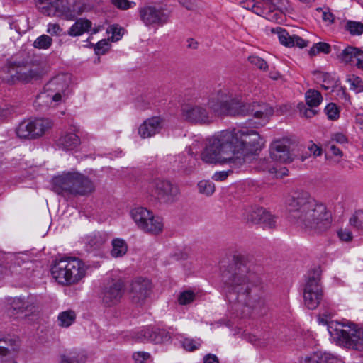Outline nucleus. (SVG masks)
<instances>
[{"mask_svg": "<svg viewBox=\"0 0 363 363\" xmlns=\"http://www.w3.org/2000/svg\"><path fill=\"white\" fill-rule=\"evenodd\" d=\"M262 143L258 133L247 128L225 130L208 140L201 154L207 164H229L240 169L245 156L261 148Z\"/></svg>", "mask_w": 363, "mask_h": 363, "instance_id": "obj_1", "label": "nucleus"}, {"mask_svg": "<svg viewBox=\"0 0 363 363\" xmlns=\"http://www.w3.org/2000/svg\"><path fill=\"white\" fill-rule=\"evenodd\" d=\"M252 266L248 256L235 253L221 273L229 302L256 308L264 302L259 281L252 271Z\"/></svg>", "mask_w": 363, "mask_h": 363, "instance_id": "obj_2", "label": "nucleus"}, {"mask_svg": "<svg viewBox=\"0 0 363 363\" xmlns=\"http://www.w3.org/2000/svg\"><path fill=\"white\" fill-rule=\"evenodd\" d=\"M286 203L290 218L306 233L320 234L330 227V212L308 192L303 190L294 191Z\"/></svg>", "mask_w": 363, "mask_h": 363, "instance_id": "obj_3", "label": "nucleus"}, {"mask_svg": "<svg viewBox=\"0 0 363 363\" xmlns=\"http://www.w3.org/2000/svg\"><path fill=\"white\" fill-rule=\"evenodd\" d=\"M230 90L220 89L209 98L197 97L194 101L185 105L182 110V117L191 123L208 124L215 114L229 115Z\"/></svg>", "mask_w": 363, "mask_h": 363, "instance_id": "obj_4", "label": "nucleus"}, {"mask_svg": "<svg viewBox=\"0 0 363 363\" xmlns=\"http://www.w3.org/2000/svg\"><path fill=\"white\" fill-rule=\"evenodd\" d=\"M229 98V115L252 116L257 121L252 123L250 119L249 124L254 128L263 126L273 114V108L265 103H243L240 96L234 95L230 91Z\"/></svg>", "mask_w": 363, "mask_h": 363, "instance_id": "obj_5", "label": "nucleus"}, {"mask_svg": "<svg viewBox=\"0 0 363 363\" xmlns=\"http://www.w3.org/2000/svg\"><path fill=\"white\" fill-rule=\"evenodd\" d=\"M53 188L59 194L84 196L95 190L94 182L86 176L77 172H67L53 178Z\"/></svg>", "mask_w": 363, "mask_h": 363, "instance_id": "obj_6", "label": "nucleus"}, {"mask_svg": "<svg viewBox=\"0 0 363 363\" xmlns=\"http://www.w3.org/2000/svg\"><path fill=\"white\" fill-rule=\"evenodd\" d=\"M328 330L337 345L363 352V327L352 323L330 322Z\"/></svg>", "mask_w": 363, "mask_h": 363, "instance_id": "obj_7", "label": "nucleus"}, {"mask_svg": "<svg viewBox=\"0 0 363 363\" xmlns=\"http://www.w3.org/2000/svg\"><path fill=\"white\" fill-rule=\"evenodd\" d=\"M86 273L84 264L76 257H62L56 259L52 267V277L62 285L77 283Z\"/></svg>", "mask_w": 363, "mask_h": 363, "instance_id": "obj_8", "label": "nucleus"}, {"mask_svg": "<svg viewBox=\"0 0 363 363\" xmlns=\"http://www.w3.org/2000/svg\"><path fill=\"white\" fill-rule=\"evenodd\" d=\"M42 74L40 67L28 62L9 61L3 68L1 77L7 84H14L18 82L28 83L37 80Z\"/></svg>", "mask_w": 363, "mask_h": 363, "instance_id": "obj_9", "label": "nucleus"}, {"mask_svg": "<svg viewBox=\"0 0 363 363\" xmlns=\"http://www.w3.org/2000/svg\"><path fill=\"white\" fill-rule=\"evenodd\" d=\"M321 270L319 267L308 272L303 289V301L310 310L316 308L323 297V291L320 283Z\"/></svg>", "mask_w": 363, "mask_h": 363, "instance_id": "obj_10", "label": "nucleus"}, {"mask_svg": "<svg viewBox=\"0 0 363 363\" xmlns=\"http://www.w3.org/2000/svg\"><path fill=\"white\" fill-rule=\"evenodd\" d=\"M71 77L68 74H60L51 79L45 86V92L38 99L48 97L51 101L59 102L69 94Z\"/></svg>", "mask_w": 363, "mask_h": 363, "instance_id": "obj_11", "label": "nucleus"}, {"mask_svg": "<svg viewBox=\"0 0 363 363\" xmlns=\"http://www.w3.org/2000/svg\"><path fill=\"white\" fill-rule=\"evenodd\" d=\"M138 13L140 21L146 26H162L169 18V14L164 9L150 4L140 6Z\"/></svg>", "mask_w": 363, "mask_h": 363, "instance_id": "obj_12", "label": "nucleus"}, {"mask_svg": "<svg viewBox=\"0 0 363 363\" xmlns=\"http://www.w3.org/2000/svg\"><path fill=\"white\" fill-rule=\"evenodd\" d=\"M125 293V283L121 279H112L101 289L100 298L105 306L118 304Z\"/></svg>", "mask_w": 363, "mask_h": 363, "instance_id": "obj_13", "label": "nucleus"}, {"mask_svg": "<svg viewBox=\"0 0 363 363\" xmlns=\"http://www.w3.org/2000/svg\"><path fill=\"white\" fill-rule=\"evenodd\" d=\"M38 9L47 16H57L63 18L65 20L72 21L81 14L82 11L79 9L76 11L74 9L71 10L69 8L59 9V0H36Z\"/></svg>", "mask_w": 363, "mask_h": 363, "instance_id": "obj_14", "label": "nucleus"}, {"mask_svg": "<svg viewBox=\"0 0 363 363\" xmlns=\"http://www.w3.org/2000/svg\"><path fill=\"white\" fill-rule=\"evenodd\" d=\"M152 186L157 198L166 203L174 202L179 194V187L168 180L156 179Z\"/></svg>", "mask_w": 363, "mask_h": 363, "instance_id": "obj_15", "label": "nucleus"}, {"mask_svg": "<svg viewBox=\"0 0 363 363\" xmlns=\"http://www.w3.org/2000/svg\"><path fill=\"white\" fill-rule=\"evenodd\" d=\"M245 219L252 224L262 223L265 228H273L276 225L275 217L265 208L251 207L245 214Z\"/></svg>", "mask_w": 363, "mask_h": 363, "instance_id": "obj_16", "label": "nucleus"}, {"mask_svg": "<svg viewBox=\"0 0 363 363\" xmlns=\"http://www.w3.org/2000/svg\"><path fill=\"white\" fill-rule=\"evenodd\" d=\"M151 283L148 279L136 278L131 283L130 294L132 301L141 305L150 295Z\"/></svg>", "mask_w": 363, "mask_h": 363, "instance_id": "obj_17", "label": "nucleus"}, {"mask_svg": "<svg viewBox=\"0 0 363 363\" xmlns=\"http://www.w3.org/2000/svg\"><path fill=\"white\" fill-rule=\"evenodd\" d=\"M134 338L139 342H153L156 344L169 340L170 337L164 330L156 328H145L135 333Z\"/></svg>", "mask_w": 363, "mask_h": 363, "instance_id": "obj_18", "label": "nucleus"}, {"mask_svg": "<svg viewBox=\"0 0 363 363\" xmlns=\"http://www.w3.org/2000/svg\"><path fill=\"white\" fill-rule=\"evenodd\" d=\"M270 157L281 163H289L294 160L286 140H277L270 146Z\"/></svg>", "mask_w": 363, "mask_h": 363, "instance_id": "obj_19", "label": "nucleus"}, {"mask_svg": "<svg viewBox=\"0 0 363 363\" xmlns=\"http://www.w3.org/2000/svg\"><path fill=\"white\" fill-rule=\"evenodd\" d=\"M164 125L160 117L153 116L145 120L138 128V134L142 138H148L159 133Z\"/></svg>", "mask_w": 363, "mask_h": 363, "instance_id": "obj_20", "label": "nucleus"}, {"mask_svg": "<svg viewBox=\"0 0 363 363\" xmlns=\"http://www.w3.org/2000/svg\"><path fill=\"white\" fill-rule=\"evenodd\" d=\"M272 33H276L281 44L286 47H298L303 48L307 46V42L296 35L289 33L281 27L277 26L272 28Z\"/></svg>", "mask_w": 363, "mask_h": 363, "instance_id": "obj_21", "label": "nucleus"}, {"mask_svg": "<svg viewBox=\"0 0 363 363\" xmlns=\"http://www.w3.org/2000/svg\"><path fill=\"white\" fill-rule=\"evenodd\" d=\"M9 307L8 308V314L10 316L16 315L25 313V316L31 313L34 306L33 304L22 298H13L9 301Z\"/></svg>", "mask_w": 363, "mask_h": 363, "instance_id": "obj_22", "label": "nucleus"}, {"mask_svg": "<svg viewBox=\"0 0 363 363\" xmlns=\"http://www.w3.org/2000/svg\"><path fill=\"white\" fill-rule=\"evenodd\" d=\"M19 347V340L10 335L0 336V362L3 359L11 356Z\"/></svg>", "mask_w": 363, "mask_h": 363, "instance_id": "obj_23", "label": "nucleus"}, {"mask_svg": "<svg viewBox=\"0 0 363 363\" xmlns=\"http://www.w3.org/2000/svg\"><path fill=\"white\" fill-rule=\"evenodd\" d=\"M31 263L28 259L25 260L21 255H13L9 257V269L11 274H24L30 268Z\"/></svg>", "mask_w": 363, "mask_h": 363, "instance_id": "obj_24", "label": "nucleus"}, {"mask_svg": "<svg viewBox=\"0 0 363 363\" xmlns=\"http://www.w3.org/2000/svg\"><path fill=\"white\" fill-rule=\"evenodd\" d=\"M34 139L43 136L52 127V121L47 118H35L31 120Z\"/></svg>", "mask_w": 363, "mask_h": 363, "instance_id": "obj_25", "label": "nucleus"}, {"mask_svg": "<svg viewBox=\"0 0 363 363\" xmlns=\"http://www.w3.org/2000/svg\"><path fill=\"white\" fill-rule=\"evenodd\" d=\"M255 168L259 171L268 172L269 174H274L276 177L288 174V169L284 168L281 172H278L274 164L266 158L257 159L255 161Z\"/></svg>", "mask_w": 363, "mask_h": 363, "instance_id": "obj_26", "label": "nucleus"}, {"mask_svg": "<svg viewBox=\"0 0 363 363\" xmlns=\"http://www.w3.org/2000/svg\"><path fill=\"white\" fill-rule=\"evenodd\" d=\"M144 227L143 232L151 235H158L162 233L164 223L163 220L159 216H156L151 211L150 219H147Z\"/></svg>", "mask_w": 363, "mask_h": 363, "instance_id": "obj_27", "label": "nucleus"}, {"mask_svg": "<svg viewBox=\"0 0 363 363\" xmlns=\"http://www.w3.org/2000/svg\"><path fill=\"white\" fill-rule=\"evenodd\" d=\"M150 213L151 211L146 208L135 207L130 211V215L137 227L143 231V226L145 225L147 219H150Z\"/></svg>", "mask_w": 363, "mask_h": 363, "instance_id": "obj_28", "label": "nucleus"}, {"mask_svg": "<svg viewBox=\"0 0 363 363\" xmlns=\"http://www.w3.org/2000/svg\"><path fill=\"white\" fill-rule=\"evenodd\" d=\"M80 144L79 138L74 133H65L58 139L57 145L65 150H73Z\"/></svg>", "mask_w": 363, "mask_h": 363, "instance_id": "obj_29", "label": "nucleus"}, {"mask_svg": "<svg viewBox=\"0 0 363 363\" xmlns=\"http://www.w3.org/2000/svg\"><path fill=\"white\" fill-rule=\"evenodd\" d=\"M91 22L86 18L77 19L74 23L69 28L67 35L71 37H77L88 32L91 28Z\"/></svg>", "mask_w": 363, "mask_h": 363, "instance_id": "obj_30", "label": "nucleus"}, {"mask_svg": "<svg viewBox=\"0 0 363 363\" xmlns=\"http://www.w3.org/2000/svg\"><path fill=\"white\" fill-rule=\"evenodd\" d=\"M304 363H344L341 359L328 353L314 352L305 358Z\"/></svg>", "mask_w": 363, "mask_h": 363, "instance_id": "obj_31", "label": "nucleus"}, {"mask_svg": "<svg viewBox=\"0 0 363 363\" xmlns=\"http://www.w3.org/2000/svg\"><path fill=\"white\" fill-rule=\"evenodd\" d=\"M87 355L82 350H71L60 356V363H85Z\"/></svg>", "mask_w": 363, "mask_h": 363, "instance_id": "obj_32", "label": "nucleus"}, {"mask_svg": "<svg viewBox=\"0 0 363 363\" xmlns=\"http://www.w3.org/2000/svg\"><path fill=\"white\" fill-rule=\"evenodd\" d=\"M16 133L20 138L34 139L31 120H25L21 122L16 129Z\"/></svg>", "mask_w": 363, "mask_h": 363, "instance_id": "obj_33", "label": "nucleus"}, {"mask_svg": "<svg viewBox=\"0 0 363 363\" xmlns=\"http://www.w3.org/2000/svg\"><path fill=\"white\" fill-rule=\"evenodd\" d=\"M112 250L111 255L113 257H121L125 255L128 251V245L125 241L121 238H115L111 242Z\"/></svg>", "mask_w": 363, "mask_h": 363, "instance_id": "obj_34", "label": "nucleus"}, {"mask_svg": "<svg viewBox=\"0 0 363 363\" xmlns=\"http://www.w3.org/2000/svg\"><path fill=\"white\" fill-rule=\"evenodd\" d=\"M315 74L318 75V78L323 82L322 87L325 90L333 89L338 83L335 77L330 73L316 72Z\"/></svg>", "mask_w": 363, "mask_h": 363, "instance_id": "obj_35", "label": "nucleus"}, {"mask_svg": "<svg viewBox=\"0 0 363 363\" xmlns=\"http://www.w3.org/2000/svg\"><path fill=\"white\" fill-rule=\"evenodd\" d=\"M106 241V237L101 233H94L87 237L86 244L91 249H98L101 247Z\"/></svg>", "mask_w": 363, "mask_h": 363, "instance_id": "obj_36", "label": "nucleus"}, {"mask_svg": "<svg viewBox=\"0 0 363 363\" xmlns=\"http://www.w3.org/2000/svg\"><path fill=\"white\" fill-rule=\"evenodd\" d=\"M258 5L263 9L265 14H257L258 16H263L264 18L272 21H277L279 19V13L274 12L273 9L269 6L268 1L259 0Z\"/></svg>", "mask_w": 363, "mask_h": 363, "instance_id": "obj_37", "label": "nucleus"}, {"mask_svg": "<svg viewBox=\"0 0 363 363\" xmlns=\"http://www.w3.org/2000/svg\"><path fill=\"white\" fill-rule=\"evenodd\" d=\"M305 97L306 105L310 107L318 106L323 100L320 92L313 89L308 90Z\"/></svg>", "mask_w": 363, "mask_h": 363, "instance_id": "obj_38", "label": "nucleus"}, {"mask_svg": "<svg viewBox=\"0 0 363 363\" xmlns=\"http://www.w3.org/2000/svg\"><path fill=\"white\" fill-rule=\"evenodd\" d=\"M76 314L73 311H66L61 312L57 317L59 325L61 327H69L75 320Z\"/></svg>", "mask_w": 363, "mask_h": 363, "instance_id": "obj_39", "label": "nucleus"}, {"mask_svg": "<svg viewBox=\"0 0 363 363\" xmlns=\"http://www.w3.org/2000/svg\"><path fill=\"white\" fill-rule=\"evenodd\" d=\"M330 45L326 43L319 42L313 45L308 51V54L311 56H315L320 52L328 54L330 52Z\"/></svg>", "mask_w": 363, "mask_h": 363, "instance_id": "obj_40", "label": "nucleus"}, {"mask_svg": "<svg viewBox=\"0 0 363 363\" xmlns=\"http://www.w3.org/2000/svg\"><path fill=\"white\" fill-rule=\"evenodd\" d=\"M345 30L352 35H359L363 33V23L359 21H348Z\"/></svg>", "mask_w": 363, "mask_h": 363, "instance_id": "obj_41", "label": "nucleus"}, {"mask_svg": "<svg viewBox=\"0 0 363 363\" xmlns=\"http://www.w3.org/2000/svg\"><path fill=\"white\" fill-rule=\"evenodd\" d=\"M350 225L357 230H363V212L356 211L350 218Z\"/></svg>", "mask_w": 363, "mask_h": 363, "instance_id": "obj_42", "label": "nucleus"}, {"mask_svg": "<svg viewBox=\"0 0 363 363\" xmlns=\"http://www.w3.org/2000/svg\"><path fill=\"white\" fill-rule=\"evenodd\" d=\"M199 191L206 196H211L215 191L214 184L208 180H202L198 183Z\"/></svg>", "mask_w": 363, "mask_h": 363, "instance_id": "obj_43", "label": "nucleus"}, {"mask_svg": "<svg viewBox=\"0 0 363 363\" xmlns=\"http://www.w3.org/2000/svg\"><path fill=\"white\" fill-rule=\"evenodd\" d=\"M355 53H357L356 48L348 46L341 52L338 57L341 62L350 63L354 58Z\"/></svg>", "mask_w": 363, "mask_h": 363, "instance_id": "obj_44", "label": "nucleus"}, {"mask_svg": "<svg viewBox=\"0 0 363 363\" xmlns=\"http://www.w3.org/2000/svg\"><path fill=\"white\" fill-rule=\"evenodd\" d=\"M52 43V39L50 36L42 35L36 38L33 43V46L38 49H48L51 46Z\"/></svg>", "mask_w": 363, "mask_h": 363, "instance_id": "obj_45", "label": "nucleus"}, {"mask_svg": "<svg viewBox=\"0 0 363 363\" xmlns=\"http://www.w3.org/2000/svg\"><path fill=\"white\" fill-rule=\"evenodd\" d=\"M324 111L329 120L335 121L340 117L339 108L334 103L328 104L325 106Z\"/></svg>", "mask_w": 363, "mask_h": 363, "instance_id": "obj_46", "label": "nucleus"}, {"mask_svg": "<svg viewBox=\"0 0 363 363\" xmlns=\"http://www.w3.org/2000/svg\"><path fill=\"white\" fill-rule=\"evenodd\" d=\"M242 6L244 9L252 11L257 14H265L263 9L258 5V1L255 0H246L242 2Z\"/></svg>", "mask_w": 363, "mask_h": 363, "instance_id": "obj_47", "label": "nucleus"}, {"mask_svg": "<svg viewBox=\"0 0 363 363\" xmlns=\"http://www.w3.org/2000/svg\"><path fill=\"white\" fill-rule=\"evenodd\" d=\"M182 345L183 347L187 351H194L198 350L201 345V341L198 340H194L191 338H184L182 341Z\"/></svg>", "mask_w": 363, "mask_h": 363, "instance_id": "obj_48", "label": "nucleus"}, {"mask_svg": "<svg viewBox=\"0 0 363 363\" xmlns=\"http://www.w3.org/2000/svg\"><path fill=\"white\" fill-rule=\"evenodd\" d=\"M111 3L117 9L121 10H127L136 6L135 1L129 0H111Z\"/></svg>", "mask_w": 363, "mask_h": 363, "instance_id": "obj_49", "label": "nucleus"}, {"mask_svg": "<svg viewBox=\"0 0 363 363\" xmlns=\"http://www.w3.org/2000/svg\"><path fill=\"white\" fill-rule=\"evenodd\" d=\"M298 108L299 109L300 114L307 118H311L317 113V111L313 109L314 107L308 106L303 103L298 104Z\"/></svg>", "mask_w": 363, "mask_h": 363, "instance_id": "obj_50", "label": "nucleus"}, {"mask_svg": "<svg viewBox=\"0 0 363 363\" xmlns=\"http://www.w3.org/2000/svg\"><path fill=\"white\" fill-rule=\"evenodd\" d=\"M228 164L230 167V169H229L228 170L216 172L214 173V174L212 177V179L214 181H218V182L224 181V180H225L228 178V177L229 175L233 174L235 170L238 169H235L234 167H232L229 164Z\"/></svg>", "mask_w": 363, "mask_h": 363, "instance_id": "obj_51", "label": "nucleus"}, {"mask_svg": "<svg viewBox=\"0 0 363 363\" xmlns=\"http://www.w3.org/2000/svg\"><path fill=\"white\" fill-rule=\"evenodd\" d=\"M248 60L252 65H255L259 69L266 70L268 67L267 62L258 56H250L248 57Z\"/></svg>", "mask_w": 363, "mask_h": 363, "instance_id": "obj_52", "label": "nucleus"}, {"mask_svg": "<svg viewBox=\"0 0 363 363\" xmlns=\"http://www.w3.org/2000/svg\"><path fill=\"white\" fill-rule=\"evenodd\" d=\"M110 46L106 40H101L95 45L94 51L96 55H104L109 50Z\"/></svg>", "mask_w": 363, "mask_h": 363, "instance_id": "obj_53", "label": "nucleus"}, {"mask_svg": "<svg viewBox=\"0 0 363 363\" xmlns=\"http://www.w3.org/2000/svg\"><path fill=\"white\" fill-rule=\"evenodd\" d=\"M194 296L195 295L192 291H184L179 296L178 301L181 305H186L191 303L194 300Z\"/></svg>", "mask_w": 363, "mask_h": 363, "instance_id": "obj_54", "label": "nucleus"}, {"mask_svg": "<svg viewBox=\"0 0 363 363\" xmlns=\"http://www.w3.org/2000/svg\"><path fill=\"white\" fill-rule=\"evenodd\" d=\"M47 33L51 35L60 36L65 34L63 29L58 23H50L48 25Z\"/></svg>", "mask_w": 363, "mask_h": 363, "instance_id": "obj_55", "label": "nucleus"}, {"mask_svg": "<svg viewBox=\"0 0 363 363\" xmlns=\"http://www.w3.org/2000/svg\"><path fill=\"white\" fill-rule=\"evenodd\" d=\"M150 358V354L146 352H136L133 354V359L135 363H145Z\"/></svg>", "mask_w": 363, "mask_h": 363, "instance_id": "obj_56", "label": "nucleus"}, {"mask_svg": "<svg viewBox=\"0 0 363 363\" xmlns=\"http://www.w3.org/2000/svg\"><path fill=\"white\" fill-rule=\"evenodd\" d=\"M337 234L340 240L346 242L351 241L353 238L352 233L347 229H340Z\"/></svg>", "mask_w": 363, "mask_h": 363, "instance_id": "obj_57", "label": "nucleus"}, {"mask_svg": "<svg viewBox=\"0 0 363 363\" xmlns=\"http://www.w3.org/2000/svg\"><path fill=\"white\" fill-rule=\"evenodd\" d=\"M332 91L335 93L337 98L345 101L347 100V94L346 93L345 89L343 87L339 86L337 84L335 88L332 89Z\"/></svg>", "mask_w": 363, "mask_h": 363, "instance_id": "obj_58", "label": "nucleus"}, {"mask_svg": "<svg viewBox=\"0 0 363 363\" xmlns=\"http://www.w3.org/2000/svg\"><path fill=\"white\" fill-rule=\"evenodd\" d=\"M111 29L112 33L111 38L112 41H118L120 40L123 35V29L116 26H112Z\"/></svg>", "mask_w": 363, "mask_h": 363, "instance_id": "obj_59", "label": "nucleus"}, {"mask_svg": "<svg viewBox=\"0 0 363 363\" xmlns=\"http://www.w3.org/2000/svg\"><path fill=\"white\" fill-rule=\"evenodd\" d=\"M179 2L180 5L189 11H193L196 7L194 0H179Z\"/></svg>", "mask_w": 363, "mask_h": 363, "instance_id": "obj_60", "label": "nucleus"}, {"mask_svg": "<svg viewBox=\"0 0 363 363\" xmlns=\"http://www.w3.org/2000/svg\"><path fill=\"white\" fill-rule=\"evenodd\" d=\"M332 140L340 144H344L347 143V138L344 134L337 133L332 136Z\"/></svg>", "mask_w": 363, "mask_h": 363, "instance_id": "obj_61", "label": "nucleus"}, {"mask_svg": "<svg viewBox=\"0 0 363 363\" xmlns=\"http://www.w3.org/2000/svg\"><path fill=\"white\" fill-rule=\"evenodd\" d=\"M357 53L354 58L357 60L356 65L358 68H363V51L356 48Z\"/></svg>", "mask_w": 363, "mask_h": 363, "instance_id": "obj_62", "label": "nucleus"}, {"mask_svg": "<svg viewBox=\"0 0 363 363\" xmlns=\"http://www.w3.org/2000/svg\"><path fill=\"white\" fill-rule=\"evenodd\" d=\"M203 363H219V360L215 354H208L203 357Z\"/></svg>", "mask_w": 363, "mask_h": 363, "instance_id": "obj_63", "label": "nucleus"}, {"mask_svg": "<svg viewBox=\"0 0 363 363\" xmlns=\"http://www.w3.org/2000/svg\"><path fill=\"white\" fill-rule=\"evenodd\" d=\"M328 148L331 153L335 156L342 157L343 155L342 152L333 144L329 145Z\"/></svg>", "mask_w": 363, "mask_h": 363, "instance_id": "obj_64", "label": "nucleus"}]
</instances>
